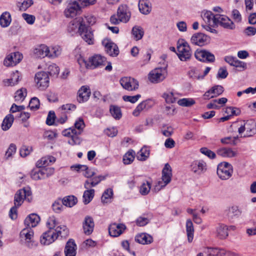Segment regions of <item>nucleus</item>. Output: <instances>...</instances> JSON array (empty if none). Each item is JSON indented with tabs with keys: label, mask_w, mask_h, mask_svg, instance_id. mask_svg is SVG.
Here are the masks:
<instances>
[{
	"label": "nucleus",
	"mask_w": 256,
	"mask_h": 256,
	"mask_svg": "<svg viewBox=\"0 0 256 256\" xmlns=\"http://www.w3.org/2000/svg\"><path fill=\"white\" fill-rule=\"evenodd\" d=\"M241 137H250L256 134V122L253 120H239L234 123Z\"/></svg>",
	"instance_id": "nucleus-1"
},
{
	"label": "nucleus",
	"mask_w": 256,
	"mask_h": 256,
	"mask_svg": "<svg viewBox=\"0 0 256 256\" xmlns=\"http://www.w3.org/2000/svg\"><path fill=\"white\" fill-rule=\"evenodd\" d=\"M177 50V55L181 61L185 62L190 58L192 52L188 44L184 40H178Z\"/></svg>",
	"instance_id": "nucleus-2"
},
{
	"label": "nucleus",
	"mask_w": 256,
	"mask_h": 256,
	"mask_svg": "<svg viewBox=\"0 0 256 256\" xmlns=\"http://www.w3.org/2000/svg\"><path fill=\"white\" fill-rule=\"evenodd\" d=\"M172 177V170L170 166L168 164L164 165L162 170V180L158 182L154 188L156 192H158L162 188H164L168 184Z\"/></svg>",
	"instance_id": "nucleus-3"
},
{
	"label": "nucleus",
	"mask_w": 256,
	"mask_h": 256,
	"mask_svg": "<svg viewBox=\"0 0 256 256\" xmlns=\"http://www.w3.org/2000/svg\"><path fill=\"white\" fill-rule=\"evenodd\" d=\"M218 14L214 15L212 12L206 11L202 15V18L206 22V24L202 25V27L212 33H216V30L214 28L218 26Z\"/></svg>",
	"instance_id": "nucleus-4"
},
{
	"label": "nucleus",
	"mask_w": 256,
	"mask_h": 256,
	"mask_svg": "<svg viewBox=\"0 0 256 256\" xmlns=\"http://www.w3.org/2000/svg\"><path fill=\"white\" fill-rule=\"evenodd\" d=\"M167 76L166 68H156L150 72L148 75L149 80L154 84H158L163 81Z\"/></svg>",
	"instance_id": "nucleus-5"
},
{
	"label": "nucleus",
	"mask_w": 256,
	"mask_h": 256,
	"mask_svg": "<svg viewBox=\"0 0 256 256\" xmlns=\"http://www.w3.org/2000/svg\"><path fill=\"white\" fill-rule=\"evenodd\" d=\"M232 166L228 162H222L218 164L217 174L221 180H228L232 176Z\"/></svg>",
	"instance_id": "nucleus-6"
},
{
	"label": "nucleus",
	"mask_w": 256,
	"mask_h": 256,
	"mask_svg": "<svg viewBox=\"0 0 256 256\" xmlns=\"http://www.w3.org/2000/svg\"><path fill=\"white\" fill-rule=\"evenodd\" d=\"M24 199L28 202L32 200V192L28 188H24L16 192L14 200V205L18 206H20Z\"/></svg>",
	"instance_id": "nucleus-7"
},
{
	"label": "nucleus",
	"mask_w": 256,
	"mask_h": 256,
	"mask_svg": "<svg viewBox=\"0 0 256 256\" xmlns=\"http://www.w3.org/2000/svg\"><path fill=\"white\" fill-rule=\"evenodd\" d=\"M34 80L36 86L40 90H44L49 85L48 74L45 72H40L35 74Z\"/></svg>",
	"instance_id": "nucleus-8"
},
{
	"label": "nucleus",
	"mask_w": 256,
	"mask_h": 256,
	"mask_svg": "<svg viewBox=\"0 0 256 256\" xmlns=\"http://www.w3.org/2000/svg\"><path fill=\"white\" fill-rule=\"evenodd\" d=\"M122 87L128 91L136 90L139 86L138 82L130 77H124L120 80Z\"/></svg>",
	"instance_id": "nucleus-9"
},
{
	"label": "nucleus",
	"mask_w": 256,
	"mask_h": 256,
	"mask_svg": "<svg viewBox=\"0 0 256 256\" xmlns=\"http://www.w3.org/2000/svg\"><path fill=\"white\" fill-rule=\"evenodd\" d=\"M194 56L198 60L202 62H212L215 60L214 54L205 50H197Z\"/></svg>",
	"instance_id": "nucleus-10"
},
{
	"label": "nucleus",
	"mask_w": 256,
	"mask_h": 256,
	"mask_svg": "<svg viewBox=\"0 0 256 256\" xmlns=\"http://www.w3.org/2000/svg\"><path fill=\"white\" fill-rule=\"evenodd\" d=\"M155 104L154 100L148 98L140 103L132 112V114L135 116H138L142 110H148L152 108Z\"/></svg>",
	"instance_id": "nucleus-11"
},
{
	"label": "nucleus",
	"mask_w": 256,
	"mask_h": 256,
	"mask_svg": "<svg viewBox=\"0 0 256 256\" xmlns=\"http://www.w3.org/2000/svg\"><path fill=\"white\" fill-rule=\"evenodd\" d=\"M78 32L82 39L88 44H94L93 32L86 25H81L79 28Z\"/></svg>",
	"instance_id": "nucleus-12"
},
{
	"label": "nucleus",
	"mask_w": 256,
	"mask_h": 256,
	"mask_svg": "<svg viewBox=\"0 0 256 256\" xmlns=\"http://www.w3.org/2000/svg\"><path fill=\"white\" fill-rule=\"evenodd\" d=\"M82 8L78 0L68 3L64 13L66 18H74L77 15Z\"/></svg>",
	"instance_id": "nucleus-13"
},
{
	"label": "nucleus",
	"mask_w": 256,
	"mask_h": 256,
	"mask_svg": "<svg viewBox=\"0 0 256 256\" xmlns=\"http://www.w3.org/2000/svg\"><path fill=\"white\" fill-rule=\"evenodd\" d=\"M102 44L104 47L106 53L110 56H116L118 54L119 50L118 46L110 39H104Z\"/></svg>",
	"instance_id": "nucleus-14"
},
{
	"label": "nucleus",
	"mask_w": 256,
	"mask_h": 256,
	"mask_svg": "<svg viewBox=\"0 0 256 256\" xmlns=\"http://www.w3.org/2000/svg\"><path fill=\"white\" fill-rule=\"evenodd\" d=\"M34 232L32 228L26 226L20 232V236L22 238H24L27 246L29 248H32L33 246L36 245L35 244H34Z\"/></svg>",
	"instance_id": "nucleus-15"
},
{
	"label": "nucleus",
	"mask_w": 256,
	"mask_h": 256,
	"mask_svg": "<svg viewBox=\"0 0 256 256\" xmlns=\"http://www.w3.org/2000/svg\"><path fill=\"white\" fill-rule=\"evenodd\" d=\"M190 170L195 174L200 175L204 173L207 169L206 163L202 160H196L190 164Z\"/></svg>",
	"instance_id": "nucleus-16"
},
{
	"label": "nucleus",
	"mask_w": 256,
	"mask_h": 256,
	"mask_svg": "<svg viewBox=\"0 0 256 256\" xmlns=\"http://www.w3.org/2000/svg\"><path fill=\"white\" fill-rule=\"evenodd\" d=\"M218 26L220 25L227 30H233L235 29V24L226 16L218 14Z\"/></svg>",
	"instance_id": "nucleus-17"
},
{
	"label": "nucleus",
	"mask_w": 256,
	"mask_h": 256,
	"mask_svg": "<svg viewBox=\"0 0 256 256\" xmlns=\"http://www.w3.org/2000/svg\"><path fill=\"white\" fill-rule=\"evenodd\" d=\"M117 16L120 18V20L126 23L130 19L131 16V12L128 6L125 4L120 5L117 11Z\"/></svg>",
	"instance_id": "nucleus-18"
},
{
	"label": "nucleus",
	"mask_w": 256,
	"mask_h": 256,
	"mask_svg": "<svg viewBox=\"0 0 256 256\" xmlns=\"http://www.w3.org/2000/svg\"><path fill=\"white\" fill-rule=\"evenodd\" d=\"M22 58V55L19 52H13L6 56L4 60V64L7 66H15L19 63Z\"/></svg>",
	"instance_id": "nucleus-19"
},
{
	"label": "nucleus",
	"mask_w": 256,
	"mask_h": 256,
	"mask_svg": "<svg viewBox=\"0 0 256 256\" xmlns=\"http://www.w3.org/2000/svg\"><path fill=\"white\" fill-rule=\"evenodd\" d=\"M126 229V226L123 224L113 223L108 227L110 235L113 237H117L122 234Z\"/></svg>",
	"instance_id": "nucleus-20"
},
{
	"label": "nucleus",
	"mask_w": 256,
	"mask_h": 256,
	"mask_svg": "<svg viewBox=\"0 0 256 256\" xmlns=\"http://www.w3.org/2000/svg\"><path fill=\"white\" fill-rule=\"evenodd\" d=\"M91 94V91L88 86H82L78 92L77 100L80 103L87 102Z\"/></svg>",
	"instance_id": "nucleus-21"
},
{
	"label": "nucleus",
	"mask_w": 256,
	"mask_h": 256,
	"mask_svg": "<svg viewBox=\"0 0 256 256\" xmlns=\"http://www.w3.org/2000/svg\"><path fill=\"white\" fill-rule=\"evenodd\" d=\"M224 91V88L222 86L216 85L207 90L203 95V97L204 100H210L220 95Z\"/></svg>",
	"instance_id": "nucleus-22"
},
{
	"label": "nucleus",
	"mask_w": 256,
	"mask_h": 256,
	"mask_svg": "<svg viewBox=\"0 0 256 256\" xmlns=\"http://www.w3.org/2000/svg\"><path fill=\"white\" fill-rule=\"evenodd\" d=\"M54 230H48L43 233L40 237V242L44 245H49L56 240Z\"/></svg>",
	"instance_id": "nucleus-23"
},
{
	"label": "nucleus",
	"mask_w": 256,
	"mask_h": 256,
	"mask_svg": "<svg viewBox=\"0 0 256 256\" xmlns=\"http://www.w3.org/2000/svg\"><path fill=\"white\" fill-rule=\"evenodd\" d=\"M208 40V36L200 32L194 34L191 38L192 44L200 46L206 44Z\"/></svg>",
	"instance_id": "nucleus-24"
},
{
	"label": "nucleus",
	"mask_w": 256,
	"mask_h": 256,
	"mask_svg": "<svg viewBox=\"0 0 256 256\" xmlns=\"http://www.w3.org/2000/svg\"><path fill=\"white\" fill-rule=\"evenodd\" d=\"M94 223L93 218L90 216H86L82 224L84 233L86 235L90 234L94 230Z\"/></svg>",
	"instance_id": "nucleus-25"
},
{
	"label": "nucleus",
	"mask_w": 256,
	"mask_h": 256,
	"mask_svg": "<svg viewBox=\"0 0 256 256\" xmlns=\"http://www.w3.org/2000/svg\"><path fill=\"white\" fill-rule=\"evenodd\" d=\"M136 242L142 244H149L153 242L152 236L147 233H141L135 236Z\"/></svg>",
	"instance_id": "nucleus-26"
},
{
	"label": "nucleus",
	"mask_w": 256,
	"mask_h": 256,
	"mask_svg": "<svg viewBox=\"0 0 256 256\" xmlns=\"http://www.w3.org/2000/svg\"><path fill=\"white\" fill-rule=\"evenodd\" d=\"M77 246L74 241L70 239L66 242L64 248L65 256H76V254Z\"/></svg>",
	"instance_id": "nucleus-27"
},
{
	"label": "nucleus",
	"mask_w": 256,
	"mask_h": 256,
	"mask_svg": "<svg viewBox=\"0 0 256 256\" xmlns=\"http://www.w3.org/2000/svg\"><path fill=\"white\" fill-rule=\"evenodd\" d=\"M106 60L104 57L100 55H95L89 58V68H94L103 65Z\"/></svg>",
	"instance_id": "nucleus-28"
},
{
	"label": "nucleus",
	"mask_w": 256,
	"mask_h": 256,
	"mask_svg": "<svg viewBox=\"0 0 256 256\" xmlns=\"http://www.w3.org/2000/svg\"><path fill=\"white\" fill-rule=\"evenodd\" d=\"M40 221L39 216L35 214H32L27 216L24 222V224L30 228L36 226Z\"/></svg>",
	"instance_id": "nucleus-29"
},
{
	"label": "nucleus",
	"mask_w": 256,
	"mask_h": 256,
	"mask_svg": "<svg viewBox=\"0 0 256 256\" xmlns=\"http://www.w3.org/2000/svg\"><path fill=\"white\" fill-rule=\"evenodd\" d=\"M48 52V47L44 44H40L34 50V54L38 58L47 56Z\"/></svg>",
	"instance_id": "nucleus-30"
},
{
	"label": "nucleus",
	"mask_w": 256,
	"mask_h": 256,
	"mask_svg": "<svg viewBox=\"0 0 256 256\" xmlns=\"http://www.w3.org/2000/svg\"><path fill=\"white\" fill-rule=\"evenodd\" d=\"M56 161V158L52 156H44L39 160L36 163L38 168H46Z\"/></svg>",
	"instance_id": "nucleus-31"
},
{
	"label": "nucleus",
	"mask_w": 256,
	"mask_h": 256,
	"mask_svg": "<svg viewBox=\"0 0 256 256\" xmlns=\"http://www.w3.org/2000/svg\"><path fill=\"white\" fill-rule=\"evenodd\" d=\"M217 154L224 158H232L236 156V152L232 148H222L217 150Z\"/></svg>",
	"instance_id": "nucleus-32"
},
{
	"label": "nucleus",
	"mask_w": 256,
	"mask_h": 256,
	"mask_svg": "<svg viewBox=\"0 0 256 256\" xmlns=\"http://www.w3.org/2000/svg\"><path fill=\"white\" fill-rule=\"evenodd\" d=\"M138 8L140 12L144 14H148L152 10L151 4L148 0H140Z\"/></svg>",
	"instance_id": "nucleus-33"
},
{
	"label": "nucleus",
	"mask_w": 256,
	"mask_h": 256,
	"mask_svg": "<svg viewBox=\"0 0 256 256\" xmlns=\"http://www.w3.org/2000/svg\"><path fill=\"white\" fill-rule=\"evenodd\" d=\"M44 172V168H38L34 169L31 172V178L36 180L46 178Z\"/></svg>",
	"instance_id": "nucleus-34"
},
{
	"label": "nucleus",
	"mask_w": 256,
	"mask_h": 256,
	"mask_svg": "<svg viewBox=\"0 0 256 256\" xmlns=\"http://www.w3.org/2000/svg\"><path fill=\"white\" fill-rule=\"evenodd\" d=\"M204 252L206 256H224L226 250L218 248H208Z\"/></svg>",
	"instance_id": "nucleus-35"
},
{
	"label": "nucleus",
	"mask_w": 256,
	"mask_h": 256,
	"mask_svg": "<svg viewBox=\"0 0 256 256\" xmlns=\"http://www.w3.org/2000/svg\"><path fill=\"white\" fill-rule=\"evenodd\" d=\"M12 22L10 14L8 12H3L0 16V25L2 28H6Z\"/></svg>",
	"instance_id": "nucleus-36"
},
{
	"label": "nucleus",
	"mask_w": 256,
	"mask_h": 256,
	"mask_svg": "<svg viewBox=\"0 0 256 256\" xmlns=\"http://www.w3.org/2000/svg\"><path fill=\"white\" fill-rule=\"evenodd\" d=\"M74 128H73L72 133L74 134H80L85 127V124L84 120L82 118H79L74 122Z\"/></svg>",
	"instance_id": "nucleus-37"
},
{
	"label": "nucleus",
	"mask_w": 256,
	"mask_h": 256,
	"mask_svg": "<svg viewBox=\"0 0 256 256\" xmlns=\"http://www.w3.org/2000/svg\"><path fill=\"white\" fill-rule=\"evenodd\" d=\"M228 228L226 226L221 224L216 228L217 236L220 239H224L228 235Z\"/></svg>",
	"instance_id": "nucleus-38"
},
{
	"label": "nucleus",
	"mask_w": 256,
	"mask_h": 256,
	"mask_svg": "<svg viewBox=\"0 0 256 256\" xmlns=\"http://www.w3.org/2000/svg\"><path fill=\"white\" fill-rule=\"evenodd\" d=\"M186 232L188 242H191L194 238V228L192 222L190 219L187 220L186 222Z\"/></svg>",
	"instance_id": "nucleus-39"
},
{
	"label": "nucleus",
	"mask_w": 256,
	"mask_h": 256,
	"mask_svg": "<svg viewBox=\"0 0 256 256\" xmlns=\"http://www.w3.org/2000/svg\"><path fill=\"white\" fill-rule=\"evenodd\" d=\"M54 230L56 238H58V236L66 238L68 236L69 234L68 229L64 225L57 226Z\"/></svg>",
	"instance_id": "nucleus-40"
},
{
	"label": "nucleus",
	"mask_w": 256,
	"mask_h": 256,
	"mask_svg": "<svg viewBox=\"0 0 256 256\" xmlns=\"http://www.w3.org/2000/svg\"><path fill=\"white\" fill-rule=\"evenodd\" d=\"M14 120V116L12 114H8L4 119L2 124V128L6 131L12 126Z\"/></svg>",
	"instance_id": "nucleus-41"
},
{
	"label": "nucleus",
	"mask_w": 256,
	"mask_h": 256,
	"mask_svg": "<svg viewBox=\"0 0 256 256\" xmlns=\"http://www.w3.org/2000/svg\"><path fill=\"white\" fill-rule=\"evenodd\" d=\"M242 212L236 206L229 207L226 210V214L228 218H233L234 217H238L241 214Z\"/></svg>",
	"instance_id": "nucleus-42"
},
{
	"label": "nucleus",
	"mask_w": 256,
	"mask_h": 256,
	"mask_svg": "<svg viewBox=\"0 0 256 256\" xmlns=\"http://www.w3.org/2000/svg\"><path fill=\"white\" fill-rule=\"evenodd\" d=\"M82 19L81 18H78L72 21H71L68 26V30L69 32H72L75 31L78 28V30L82 24Z\"/></svg>",
	"instance_id": "nucleus-43"
},
{
	"label": "nucleus",
	"mask_w": 256,
	"mask_h": 256,
	"mask_svg": "<svg viewBox=\"0 0 256 256\" xmlns=\"http://www.w3.org/2000/svg\"><path fill=\"white\" fill-rule=\"evenodd\" d=\"M110 112L112 116L116 120H118L122 116L121 109L117 106L110 105Z\"/></svg>",
	"instance_id": "nucleus-44"
},
{
	"label": "nucleus",
	"mask_w": 256,
	"mask_h": 256,
	"mask_svg": "<svg viewBox=\"0 0 256 256\" xmlns=\"http://www.w3.org/2000/svg\"><path fill=\"white\" fill-rule=\"evenodd\" d=\"M132 34L136 40L142 38L144 34L143 28L140 26H134L132 30Z\"/></svg>",
	"instance_id": "nucleus-45"
},
{
	"label": "nucleus",
	"mask_w": 256,
	"mask_h": 256,
	"mask_svg": "<svg viewBox=\"0 0 256 256\" xmlns=\"http://www.w3.org/2000/svg\"><path fill=\"white\" fill-rule=\"evenodd\" d=\"M62 200L64 206L70 208L74 206L78 202L77 198L74 196H65Z\"/></svg>",
	"instance_id": "nucleus-46"
},
{
	"label": "nucleus",
	"mask_w": 256,
	"mask_h": 256,
	"mask_svg": "<svg viewBox=\"0 0 256 256\" xmlns=\"http://www.w3.org/2000/svg\"><path fill=\"white\" fill-rule=\"evenodd\" d=\"M94 195V189H86L84 192L83 202L86 204L90 202L92 200Z\"/></svg>",
	"instance_id": "nucleus-47"
},
{
	"label": "nucleus",
	"mask_w": 256,
	"mask_h": 256,
	"mask_svg": "<svg viewBox=\"0 0 256 256\" xmlns=\"http://www.w3.org/2000/svg\"><path fill=\"white\" fill-rule=\"evenodd\" d=\"M150 156V150L147 147H143L141 150L137 153L136 158L138 160L141 161H144Z\"/></svg>",
	"instance_id": "nucleus-48"
},
{
	"label": "nucleus",
	"mask_w": 256,
	"mask_h": 256,
	"mask_svg": "<svg viewBox=\"0 0 256 256\" xmlns=\"http://www.w3.org/2000/svg\"><path fill=\"white\" fill-rule=\"evenodd\" d=\"M135 152L131 150H128L123 157V162L125 164H131L134 160Z\"/></svg>",
	"instance_id": "nucleus-49"
},
{
	"label": "nucleus",
	"mask_w": 256,
	"mask_h": 256,
	"mask_svg": "<svg viewBox=\"0 0 256 256\" xmlns=\"http://www.w3.org/2000/svg\"><path fill=\"white\" fill-rule=\"evenodd\" d=\"M113 196V190L109 188L106 190L102 196V202L103 203H108L110 202V200Z\"/></svg>",
	"instance_id": "nucleus-50"
},
{
	"label": "nucleus",
	"mask_w": 256,
	"mask_h": 256,
	"mask_svg": "<svg viewBox=\"0 0 256 256\" xmlns=\"http://www.w3.org/2000/svg\"><path fill=\"white\" fill-rule=\"evenodd\" d=\"M151 188V183L148 181L144 182L140 187L139 192L142 195H147Z\"/></svg>",
	"instance_id": "nucleus-51"
},
{
	"label": "nucleus",
	"mask_w": 256,
	"mask_h": 256,
	"mask_svg": "<svg viewBox=\"0 0 256 256\" xmlns=\"http://www.w3.org/2000/svg\"><path fill=\"white\" fill-rule=\"evenodd\" d=\"M61 54V49L59 46H56L51 48H48V52L47 56L50 58H55Z\"/></svg>",
	"instance_id": "nucleus-52"
},
{
	"label": "nucleus",
	"mask_w": 256,
	"mask_h": 256,
	"mask_svg": "<svg viewBox=\"0 0 256 256\" xmlns=\"http://www.w3.org/2000/svg\"><path fill=\"white\" fill-rule=\"evenodd\" d=\"M63 202L61 199L56 200L52 205L53 210L56 213L61 212L64 208Z\"/></svg>",
	"instance_id": "nucleus-53"
},
{
	"label": "nucleus",
	"mask_w": 256,
	"mask_h": 256,
	"mask_svg": "<svg viewBox=\"0 0 256 256\" xmlns=\"http://www.w3.org/2000/svg\"><path fill=\"white\" fill-rule=\"evenodd\" d=\"M162 97L167 103H174L176 100V98L175 97L174 93L172 92H164L162 95Z\"/></svg>",
	"instance_id": "nucleus-54"
},
{
	"label": "nucleus",
	"mask_w": 256,
	"mask_h": 256,
	"mask_svg": "<svg viewBox=\"0 0 256 256\" xmlns=\"http://www.w3.org/2000/svg\"><path fill=\"white\" fill-rule=\"evenodd\" d=\"M178 104L182 106H190L195 104V101L192 98H183L179 100Z\"/></svg>",
	"instance_id": "nucleus-55"
},
{
	"label": "nucleus",
	"mask_w": 256,
	"mask_h": 256,
	"mask_svg": "<svg viewBox=\"0 0 256 256\" xmlns=\"http://www.w3.org/2000/svg\"><path fill=\"white\" fill-rule=\"evenodd\" d=\"M76 108V106L74 104H64L61 106L60 110H59L62 114L68 113L70 110H74Z\"/></svg>",
	"instance_id": "nucleus-56"
},
{
	"label": "nucleus",
	"mask_w": 256,
	"mask_h": 256,
	"mask_svg": "<svg viewBox=\"0 0 256 256\" xmlns=\"http://www.w3.org/2000/svg\"><path fill=\"white\" fill-rule=\"evenodd\" d=\"M238 138V136H228L222 138L220 140V142L223 144H230L231 145H236V140Z\"/></svg>",
	"instance_id": "nucleus-57"
},
{
	"label": "nucleus",
	"mask_w": 256,
	"mask_h": 256,
	"mask_svg": "<svg viewBox=\"0 0 256 256\" xmlns=\"http://www.w3.org/2000/svg\"><path fill=\"white\" fill-rule=\"evenodd\" d=\"M59 72V68L56 64H52L48 66L47 73L51 76H57Z\"/></svg>",
	"instance_id": "nucleus-58"
},
{
	"label": "nucleus",
	"mask_w": 256,
	"mask_h": 256,
	"mask_svg": "<svg viewBox=\"0 0 256 256\" xmlns=\"http://www.w3.org/2000/svg\"><path fill=\"white\" fill-rule=\"evenodd\" d=\"M26 96V90L25 88H20L16 92L15 100H23Z\"/></svg>",
	"instance_id": "nucleus-59"
},
{
	"label": "nucleus",
	"mask_w": 256,
	"mask_h": 256,
	"mask_svg": "<svg viewBox=\"0 0 256 256\" xmlns=\"http://www.w3.org/2000/svg\"><path fill=\"white\" fill-rule=\"evenodd\" d=\"M16 150V145L14 144H11L5 154L6 159L12 158V156L15 154Z\"/></svg>",
	"instance_id": "nucleus-60"
},
{
	"label": "nucleus",
	"mask_w": 256,
	"mask_h": 256,
	"mask_svg": "<svg viewBox=\"0 0 256 256\" xmlns=\"http://www.w3.org/2000/svg\"><path fill=\"white\" fill-rule=\"evenodd\" d=\"M28 107L31 110H36L38 109L40 107L39 100L36 97L32 98L29 102Z\"/></svg>",
	"instance_id": "nucleus-61"
},
{
	"label": "nucleus",
	"mask_w": 256,
	"mask_h": 256,
	"mask_svg": "<svg viewBox=\"0 0 256 256\" xmlns=\"http://www.w3.org/2000/svg\"><path fill=\"white\" fill-rule=\"evenodd\" d=\"M80 18L82 19V24L86 25V23H87L90 25H92L96 22V18L90 14L84 16V18L80 17Z\"/></svg>",
	"instance_id": "nucleus-62"
},
{
	"label": "nucleus",
	"mask_w": 256,
	"mask_h": 256,
	"mask_svg": "<svg viewBox=\"0 0 256 256\" xmlns=\"http://www.w3.org/2000/svg\"><path fill=\"white\" fill-rule=\"evenodd\" d=\"M200 152L202 154L206 155L208 158L210 159H214L216 158V154L212 151L211 150L208 149L207 148L203 147L200 149Z\"/></svg>",
	"instance_id": "nucleus-63"
},
{
	"label": "nucleus",
	"mask_w": 256,
	"mask_h": 256,
	"mask_svg": "<svg viewBox=\"0 0 256 256\" xmlns=\"http://www.w3.org/2000/svg\"><path fill=\"white\" fill-rule=\"evenodd\" d=\"M141 98V95L140 94H138L136 96H124L122 97V98L125 102H128L132 104L136 103L140 98Z\"/></svg>",
	"instance_id": "nucleus-64"
}]
</instances>
